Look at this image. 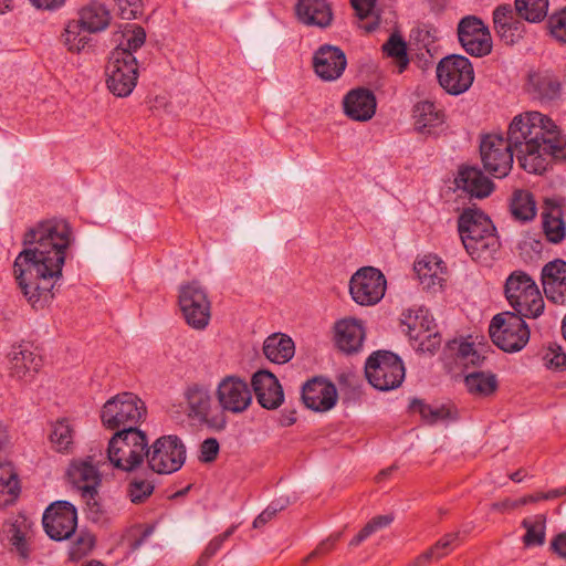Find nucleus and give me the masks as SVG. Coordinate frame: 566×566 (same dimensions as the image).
<instances>
[{"label": "nucleus", "mask_w": 566, "mask_h": 566, "mask_svg": "<svg viewBox=\"0 0 566 566\" xmlns=\"http://www.w3.org/2000/svg\"><path fill=\"white\" fill-rule=\"evenodd\" d=\"M410 36L417 43L418 49H424L426 53L429 55V59H426L422 65V67L427 69L432 63L431 59L433 55L431 53V46L436 40V29L428 25L418 27L411 31Z\"/></svg>", "instance_id": "49530a36"}, {"label": "nucleus", "mask_w": 566, "mask_h": 566, "mask_svg": "<svg viewBox=\"0 0 566 566\" xmlns=\"http://www.w3.org/2000/svg\"><path fill=\"white\" fill-rule=\"evenodd\" d=\"M528 92L541 102H552L560 96L562 83L549 71L535 72L528 75Z\"/></svg>", "instance_id": "7c9ffc66"}, {"label": "nucleus", "mask_w": 566, "mask_h": 566, "mask_svg": "<svg viewBox=\"0 0 566 566\" xmlns=\"http://www.w3.org/2000/svg\"><path fill=\"white\" fill-rule=\"evenodd\" d=\"M409 409L412 412H418L420 415L421 419L426 423H428L429 418L431 417V413H432L433 406L427 403L422 399L415 398L411 400V402L409 405Z\"/></svg>", "instance_id": "e2e57ef3"}, {"label": "nucleus", "mask_w": 566, "mask_h": 566, "mask_svg": "<svg viewBox=\"0 0 566 566\" xmlns=\"http://www.w3.org/2000/svg\"><path fill=\"white\" fill-rule=\"evenodd\" d=\"M401 324L407 326V334L410 340H417L421 335L437 328L433 317L423 307L403 312Z\"/></svg>", "instance_id": "473e14b6"}, {"label": "nucleus", "mask_w": 566, "mask_h": 566, "mask_svg": "<svg viewBox=\"0 0 566 566\" xmlns=\"http://www.w3.org/2000/svg\"><path fill=\"white\" fill-rule=\"evenodd\" d=\"M480 154L484 169L495 178L506 177L512 167L515 150L501 133H489L481 137Z\"/></svg>", "instance_id": "f8f14e48"}, {"label": "nucleus", "mask_w": 566, "mask_h": 566, "mask_svg": "<svg viewBox=\"0 0 566 566\" xmlns=\"http://www.w3.org/2000/svg\"><path fill=\"white\" fill-rule=\"evenodd\" d=\"M515 18V12L511 4H500L493 11V27L494 29H502L505 23Z\"/></svg>", "instance_id": "052dcab7"}, {"label": "nucleus", "mask_w": 566, "mask_h": 566, "mask_svg": "<svg viewBox=\"0 0 566 566\" xmlns=\"http://www.w3.org/2000/svg\"><path fill=\"white\" fill-rule=\"evenodd\" d=\"M521 525L526 530L523 536L525 546H542L545 543L546 515L537 514L532 518H524Z\"/></svg>", "instance_id": "ea45409f"}, {"label": "nucleus", "mask_w": 566, "mask_h": 566, "mask_svg": "<svg viewBox=\"0 0 566 566\" xmlns=\"http://www.w3.org/2000/svg\"><path fill=\"white\" fill-rule=\"evenodd\" d=\"M346 66V54L339 46L322 44L313 53V71L324 82L338 80L344 74Z\"/></svg>", "instance_id": "aec40b11"}, {"label": "nucleus", "mask_w": 566, "mask_h": 566, "mask_svg": "<svg viewBox=\"0 0 566 566\" xmlns=\"http://www.w3.org/2000/svg\"><path fill=\"white\" fill-rule=\"evenodd\" d=\"M365 374L374 388L388 391L402 384L405 366L398 355L388 350H377L367 358Z\"/></svg>", "instance_id": "6e6552de"}, {"label": "nucleus", "mask_w": 566, "mask_h": 566, "mask_svg": "<svg viewBox=\"0 0 566 566\" xmlns=\"http://www.w3.org/2000/svg\"><path fill=\"white\" fill-rule=\"evenodd\" d=\"M451 418V410L446 406L433 407L431 417L429 418L428 424H436L439 421H443Z\"/></svg>", "instance_id": "774afa93"}, {"label": "nucleus", "mask_w": 566, "mask_h": 566, "mask_svg": "<svg viewBox=\"0 0 566 566\" xmlns=\"http://www.w3.org/2000/svg\"><path fill=\"white\" fill-rule=\"evenodd\" d=\"M251 387L259 405L264 409H277L284 401L283 388L271 371L258 370L254 373Z\"/></svg>", "instance_id": "b1692460"}, {"label": "nucleus", "mask_w": 566, "mask_h": 566, "mask_svg": "<svg viewBox=\"0 0 566 566\" xmlns=\"http://www.w3.org/2000/svg\"><path fill=\"white\" fill-rule=\"evenodd\" d=\"M20 494V481L11 462L0 457V505L12 504Z\"/></svg>", "instance_id": "f704fd0d"}, {"label": "nucleus", "mask_w": 566, "mask_h": 566, "mask_svg": "<svg viewBox=\"0 0 566 566\" xmlns=\"http://www.w3.org/2000/svg\"><path fill=\"white\" fill-rule=\"evenodd\" d=\"M459 43L474 57H484L492 52V36L489 27L476 15L463 17L457 27Z\"/></svg>", "instance_id": "2eb2a0df"}, {"label": "nucleus", "mask_w": 566, "mask_h": 566, "mask_svg": "<svg viewBox=\"0 0 566 566\" xmlns=\"http://www.w3.org/2000/svg\"><path fill=\"white\" fill-rule=\"evenodd\" d=\"M83 32H86L84 25L78 20L70 21L66 24L64 36V43L67 46L69 51L75 46V42L81 36Z\"/></svg>", "instance_id": "bf43d9fd"}, {"label": "nucleus", "mask_w": 566, "mask_h": 566, "mask_svg": "<svg viewBox=\"0 0 566 566\" xmlns=\"http://www.w3.org/2000/svg\"><path fill=\"white\" fill-rule=\"evenodd\" d=\"M458 232L472 260L488 264L501 248L496 228L491 218L476 208H465L458 218Z\"/></svg>", "instance_id": "7ed1b4c3"}, {"label": "nucleus", "mask_w": 566, "mask_h": 566, "mask_svg": "<svg viewBox=\"0 0 566 566\" xmlns=\"http://www.w3.org/2000/svg\"><path fill=\"white\" fill-rule=\"evenodd\" d=\"M524 316L503 312L493 316L489 333L493 343L506 353H516L530 340V328Z\"/></svg>", "instance_id": "0eeeda50"}, {"label": "nucleus", "mask_w": 566, "mask_h": 566, "mask_svg": "<svg viewBox=\"0 0 566 566\" xmlns=\"http://www.w3.org/2000/svg\"><path fill=\"white\" fill-rule=\"evenodd\" d=\"M123 40L112 52H128L130 55L140 49L146 41V31L142 25L127 23L122 31Z\"/></svg>", "instance_id": "a19ab883"}, {"label": "nucleus", "mask_w": 566, "mask_h": 566, "mask_svg": "<svg viewBox=\"0 0 566 566\" xmlns=\"http://www.w3.org/2000/svg\"><path fill=\"white\" fill-rule=\"evenodd\" d=\"M149 453L147 434L142 430H119L108 441L106 459L122 471L139 468Z\"/></svg>", "instance_id": "20e7f679"}, {"label": "nucleus", "mask_w": 566, "mask_h": 566, "mask_svg": "<svg viewBox=\"0 0 566 566\" xmlns=\"http://www.w3.org/2000/svg\"><path fill=\"white\" fill-rule=\"evenodd\" d=\"M105 464L103 453L99 459L96 454H90L84 459L73 460L67 469L70 480L83 492V496L94 499L97 495V488L102 482L99 465Z\"/></svg>", "instance_id": "a211bd4d"}, {"label": "nucleus", "mask_w": 566, "mask_h": 566, "mask_svg": "<svg viewBox=\"0 0 566 566\" xmlns=\"http://www.w3.org/2000/svg\"><path fill=\"white\" fill-rule=\"evenodd\" d=\"M382 52L396 60L398 73H402L409 65L407 43L399 34H391L382 45Z\"/></svg>", "instance_id": "37998d69"}, {"label": "nucleus", "mask_w": 566, "mask_h": 566, "mask_svg": "<svg viewBox=\"0 0 566 566\" xmlns=\"http://www.w3.org/2000/svg\"><path fill=\"white\" fill-rule=\"evenodd\" d=\"M147 415L145 402L135 394L125 391L109 398L102 407V424L115 432L139 430Z\"/></svg>", "instance_id": "39448f33"}, {"label": "nucleus", "mask_w": 566, "mask_h": 566, "mask_svg": "<svg viewBox=\"0 0 566 566\" xmlns=\"http://www.w3.org/2000/svg\"><path fill=\"white\" fill-rule=\"evenodd\" d=\"M415 129L423 135H438L446 123L444 109L436 102H418L412 109Z\"/></svg>", "instance_id": "393cba45"}, {"label": "nucleus", "mask_w": 566, "mask_h": 566, "mask_svg": "<svg viewBox=\"0 0 566 566\" xmlns=\"http://www.w3.org/2000/svg\"><path fill=\"white\" fill-rule=\"evenodd\" d=\"M301 397L305 407L316 412L331 410L338 398L336 386L323 377L307 380L302 386Z\"/></svg>", "instance_id": "412c9836"}, {"label": "nucleus", "mask_w": 566, "mask_h": 566, "mask_svg": "<svg viewBox=\"0 0 566 566\" xmlns=\"http://www.w3.org/2000/svg\"><path fill=\"white\" fill-rule=\"evenodd\" d=\"M146 459L153 472L170 474L178 471L185 463L186 448L177 436H164L149 447Z\"/></svg>", "instance_id": "ddd939ff"}, {"label": "nucleus", "mask_w": 566, "mask_h": 566, "mask_svg": "<svg viewBox=\"0 0 566 566\" xmlns=\"http://www.w3.org/2000/svg\"><path fill=\"white\" fill-rule=\"evenodd\" d=\"M78 21L87 33H95L108 27L111 13L104 4L93 2L81 9Z\"/></svg>", "instance_id": "c9c22d12"}, {"label": "nucleus", "mask_w": 566, "mask_h": 566, "mask_svg": "<svg viewBox=\"0 0 566 566\" xmlns=\"http://www.w3.org/2000/svg\"><path fill=\"white\" fill-rule=\"evenodd\" d=\"M178 304L186 323L197 331L205 329L211 318V302L199 282L192 281L179 289Z\"/></svg>", "instance_id": "9d476101"}, {"label": "nucleus", "mask_w": 566, "mask_h": 566, "mask_svg": "<svg viewBox=\"0 0 566 566\" xmlns=\"http://www.w3.org/2000/svg\"><path fill=\"white\" fill-rule=\"evenodd\" d=\"M464 384L469 392L481 397H488L497 389V379L494 374L474 371L465 376Z\"/></svg>", "instance_id": "58836bf2"}, {"label": "nucleus", "mask_w": 566, "mask_h": 566, "mask_svg": "<svg viewBox=\"0 0 566 566\" xmlns=\"http://www.w3.org/2000/svg\"><path fill=\"white\" fill-rule=\"evenodd\" d=\"M542 230L547 242L559 244L566 238V223L563 219L562 209L552 203L551 200L545 201L542 211Z\"/></svg>", "instance_id": "2f4dec72"}, {"label": "nucleus", "mask_w": 566, "mask_h": 566, "mask_svg": "<svg viewBox=\"0 0 566 566\" xmlns=\"http://www.w3.org/2000/svg\"><path fill=\"white\" fill-rule=\"evenodd\" d=\"M551 549L560 558L566 559V532L559 533L551 541Z\"/></svg>", "instance_id": "338daca9"}, {"label": "nucleus", "mask_w": 566, "mask_h": 566, "mask_svg": "<svg viewBox=\"0 0 566 566\" xmlns=\"http://www.w3.org/2000/svg\"><path fill=\"white\" fill-rule=\"evenodd\" d=\"M73 241L72 227L65 219L40 221L24 233V249L14 260L13 274L33 310H43L54 298Z\"/></svg>", "instance_id": "f257e3e1"}, {"label": "nucleus", "mask_w": 566, "mask_h": 566, "mask_svg": "<svg viewBox=\"0 0 566 566\" xmlns=\"http://www.w3.org/2000/svg\"><path fill=\"white\" fill-rule=\"evenodd\" d=\"M436 72L440 86L450 95L463 94L474 81V69L471 61L460 54L442 57Z\"/></svg>", "instance_id": "1a4fd4ad"}, {"label": "nucleus", "mask_w": 566, "mask_h": 566, "mask_svg": "<svg viewBox=\"0 0 566 566\" xmlns=\"http://www.w3.org/2000/svg\"><path fill=\"white\" fill-rule=\"evenodd\" d=\"M505 139L515 150L520 167L528 174L542 175L553 163L566 161V137L539 112L516 115Z\"/></svg>", "instance_id": "f03ea898"}, {"label": "nucleus", "mask_w": 566, "mask_h": 566, "mask_svg": "<svg viewBox=\"0 0 566 566\" xmlns=\"http://www.w3.org/2000/svg\"><path fill=\"white\" fill-rule=\"evenodd\" d=\"M290 501L287 497L277 499L272 501L268 507L262 511L253 521V527L259 528L264 526L268 522H270L279 512L283 511L287 507Z\"/></svg>", "instance_id": "864d4df0"}, {"label": "nucleus", "mask_w": 566, "mask_h": 566, "mask_svg": "<svg viewBox=\"0 0 566 566\" xmlns=\"http://www.w3.org/2000/svg\"><path fill=\"white\" fill-rule=\"evenodd\" d=\"M387 287L382 272L374 266H363L350 277L349 293L352 298L361 306H373L379 303Z\"/></svg>", "instance_id": "4468645a"}, {"label": "nucleus", "mask_w": 566, "mask_h": 566, "mask_svg": "<svg viewBox=\"0 0 566 566\" xmlns=\"http://www.w3.org/2000/svg\"><path fill=\"white\" fill-rule=\"evenodd\" d=\"M548 6V0H515L516 14L533 23L546 18Z\"/></svg>", "instance_id": "79ce46f5"}, {"label": "nucleus", "mask_w": 566, "mask_h": 566, "mask_svg": "<svg viewBox=\"0 0 566 566\" xmlns=\"http://www.w3.org/2000/svg\"><path fill=\"white\" fill-rule=\"evenodd\" d=\"M505 297L513 313L526 318H537L545 308L543 296L535 281L523 271L513 272L504 285Z\"/></svg>", "instance_id": "423d86ee"}, {"label": "nucleus", "mask_w": 566, "mask_h": 566, "mask_svg": "<svg viewBox=\"0 0 566 566\" xmlns=\"http://www.w3.org/2000/svg\"><path fill=\"white\" fill-rule=\"evenodd\" d=\"M118 14L124 20L136 19L142 14V0H117Z\"/></svg>", "instance_id": "13d9d810"}, {"label": "nucleus", "mask_w": 566, "mask_h": 566, "mask_svg": "<svg viewBox=\"0 0 566 566\" xmlns=\"http://www.w3.org/2000/svg\"><path fill=\"white\" fill-rule=\"evenodd\" d=\"M42 522L50 538L54 541L67 539L76 530L77 511L67 501H56L44 511Z\"/></svg>", "instance_id": "dca6fc26"}, {"label": "nucleus", "mask_w": 566, "mask_h": 566, "mask_svg": "<svg viewBox=\"0 0 566 566\" xmlns=\"http://www.w3.org/2000/svg\"><path fill=\"white\" fill-rule=\"evenodd\" d=\"M219 442L216 438L206 439L200 446V461L212 462L217 459L219 453Z\"/></svg>", "instance_id": "680f3d73"}, {"label": "nucleus", "mask_w": 566, "mask_h": 566, "mask_svg": "<svg viewBox=\"0 0 566 566\" xmlns=\"http://www.w3.org/2000/svg\"><path fill=\"white\" fill-rule=\"evenodd\" d=\"M74 439V429L69 420L63 418L52 423L49 440L52 448L60 453L72 451Z\"/></svg>", "instance_id": "4c0bfd02"}, {"label": "nucleus", "mask_w": 566, "mask_h": 566, "mask_svg": "<svg viewBox=\"0 0 566 566\" xmlns=\"http://www.w3.org/2000/svg\"><path fill=\"white\" fill-rule=\"evenodd\" d=\"M460 533H447L444 534L434 545L429 549L432 551L436 559H439L450 554L454 547L459 544Z\"/></svg>", "instance_id": "5fc2aeb1"}, {"label": "nucleus", "mask_w": 566, "mask_h": 566, "mask_svg": "<svg viewBox=\"0 0 566 566\" xmlns=\"http://www.w3.org/2000/svg\"><path fill=\"white\" fill-rule=\"evenodd\" d=\"M377 0H350V4L359 19H366L374 10Z\"/></svg>", "instance_id": "0e129e2a"}, {"label": "nucleus", "mask_w": 566, "mask_h": 566, "mask_svg": "<svg viewBox=\"0 0 566 566\" xmlns=\"http://www.w3.org/2000/svg\"><path fill=\"white\" fill-rule=\"evenodd\" d=\"M234 527H230L222 534L214 536L205 547L200 554L195 566H208L210 560L218 554L223 546V543L233 534Z\"/></svg>", "instance_id": "de8ad7c7"}, {"label": "nucleus", "mask_w": 566, "mask_h": 566, "mask_svg": "<svg viewBox=\"0 0 566 566\" xmlns=\"http://www.w3.org/2000/svg\"><path fill=\"white\" fill-rule=\"evenodd\" d=\"M295 14L303 24L321 29L328 28L334 19L332 4L327 0H298Z\"/></svg>", "instance_id": "c85d7f7f"}, {"label": "nucleus", "mask_w": 566, "mask_h": 566, "mask_svg": "<svg viewBox=\"0 0 566 566\" xmlns=\"http://www.w3.org/2000/svg\"><path fill=\"white\" fill-rule=\"evenodd\" d=\"M394 521L392 515H377L374 516L367 524L364 526L369 535L374 534L378 530H381L388 526Z\"/></svg>", "instance_id": "69168bd1"}, {"label": "nucleus", "mask_w": 566, "mask_h": 566, "mask_svg": "<svg viewBox=\"0 0 566 566\" xmlns=\"http://www.w3.org/2000/svg\"><path fill=\"white\" fill-rule=\"evenodd\" d=\"M8 360L10 377L23 382H31L42 367V357L34 354L27 344L13 345Z\"/></svg>", "instance_id": "5701e85b"}, {"label": "nucleus", "mask_w": 566, "mask_h": 566, "mask_svg": "<svg viewBox=\"0 0 566 566\" xmlns=\"http://www.w3.org/2000/svg\"><path fill=\"white\" fill-rule=\"evenodd\" d=\"M454 185L469 198L484 199L495 189L494 182L476 166L461 165L458 168Z\"/></svg>", "instance_id": "4be33fe9"}, {"label": "nucleus", "mask_w": 566, "mask_h": 566, "mask_svg": "<svg viewBox=\"0 0 566 566\" xmlns=\"http://www.w3.org/2000/svg\"><path fill=\"white\" fill-rule=\"evenodd\" d=\"M263 353L272 363L285 364L294 356L295 345L285 334H272L264 340Z\"/></svg>", "instance_id": "72a5a7b5"}, {"label": "nucleus", "mask_w": 566, "mask_h": 566, "mask_svg": "<svg viewBox=\"0 0 566 566\" xmlns=\"http://www.w3.org/2000/svg\"><path fill=\"white\" fill-rule=\"evenodd\" d=\"M543 363L548 369L565 370L566 353L560 345L551 343L543 355Z\"/></svg>", "instance_id": "8fccbe9b"}, {"label": "nucleus", "mask_w": 566, "mask_h": 566, "mask_svg": "<svg viewBox=\"0 0 566 566\" xmlns=\"http://www.w3.org/2000/svg\"><path fill=\"white\" fill-rule=\"evenodd\" d=\"M548 28L556 41L566 43V7L549 17Z\"/></svg>", "instance_id": "6e6d98bb"}, {"label": "nucleus", "mask_w": 566, "mask_h": 566, "mask_svg": "<svg viewBox=\"0 0 566 566\" xmlns=\"http://www.w3.org/2000/svg\"><path fill=\"white\" fill-rule=\"evenodd\" d=\"M442 338L440 333L436 329L423 334L417 340H410L411 346L421 353L434 354L441 345Z\"/></svg>", "instance_id": "603ef678"}, {"label": "nucleus", "mask_w": 566, "mask_h": 566, "mask_svg": "<svg viewBox=\"0 0 566 566\" xmlns=\"http://www.w3.org/2000/svg\"><path fill=\"white\" fill-rule=\"evenodd\" d=\"M340 538V533L332 534L326 539L322 541L314 551H312L304 559L303 565L307 563L324 557L329 554L336 546L337 542Z\"/></svg>", "instance_id": "4d7b16f0"}, {"label": "nucleus", "mask_w": 566, "mask_h": 566, "mask_svg": "<svg viewBox=\"0 0 566 566\" xmlns=\"http://www.w3.org/2000/svg\"><path fill=\"white\" fill-rule=\"evenodd\" d=\"M217 399L223 411L241 413L252 402V391L239 376H226L218 385Z\"/></svg>", "instance_id": "6ab92c4d"}, {"label": "nucleus", "mask_w": 566, "mask_h": 566, "mask_svg": "<svg viewBox=\"0 0 566 566\" xmlns=\"http://www.w3.org/2000/svg\"><path fill=\"white\" fill-rule=\"evenodd\" d=\"M363 326L354 318L342 319L335 325V342L337 347L346 353H357L364 342Z\"/></svg>", "instance_id": "c756f323"}, {"label": "nucleus", "mask_w": 566, "mask_h": 566, "mask_svg": "<svg viewBox=\"0 0 566 566\" xmlns=\"http://www.w3.org/2000/svg\"><path fill=\"white\" fill-rule=\"evenodd\" d=\"M413 270L423 290L436 292L442 289L447 281V266L436 254H427L418 259Z\"/></svg>", "instance_id": "cd10ccee"}, {"label": "nucleus", "mask_w": 566, "mask_h": 566, "mask_svg": "<svg viewBox=\"0 0 566 566\" xmlns=\"http://www.w3.org/2000/svg\"><path fill=\"white\" fill-rule=\"evenodd\" d=\"M95 545V537L90 533H81L76 541L71 545L69 556L73 562H77L88 555Z\"/></svg>", "instance_id": "3c124183"}, {"label": "nucleus", "mask_w": 566, "mask_h": 566, "mask_svg": "<svg viewBox=\"0 0 566 566\" xmlns=\"http://www.w3.org/2000/svg\"><path fill=\"white\" fill-rule=\"evenodd\" d=\"M542 284L548 300L556 304L566 303V262L556 259L544 265Z\"/></svg>", "instance_id": "bb28decb"}, {"label": "nucleus", "mask_w": 566, "mask_h": 566, "mask_svg": "<svg viewBox=\"0 0 566 566\" xmlns=\"http://www.w3.org/2000/svg\"><path fill=\"white\" fill-rule=\"evenodd\" d=\"M154 481L147 476L135 475L127 484V496L134 504H142L154 493Z\"/></svg>", "instance_id": "c03bdc74"}, {"label": "nucleus", "mask_w": 566, "mask_h": 566, "mask_svg": "<svg viewBox=\"0 0 566 566\" xmlns=\"http://www.w3.org/2000/svg\"><path fill=\"white\" fill-rule=\"evenodd\" d=\"M494 31L502 42L507 45H513L523 38L525 25L520 19L515 17L511 20V23L507 22L505 25H503L502 29H494Z\"/></svg>", "instance_id": "09e8293b"}, {"label": "nucleus", "mask_w": 566, "mask_h": 566, "mask_svg": "<svg viewBox=\"0 0 566 566\" xmlns=\"http://www.w3.org/2000/svg\"><path fill=\"white\" fill-rule=\"evenodd\" d=\"M376 96L366 87L350 90L343 98L345 115L356 122L370 119L376 112Z\"/></svg>", "instance_id": "a878e982"}, {"label": "nucleus", "mask_w": 566, "mask_h": 566, "mask_svg": "<svg viewBox=\"0 0 566 566\" xmlns=\"http://www.w3.org/2000/svg\"><path fill=\"white\" fill-rule=\"evenodd\" d=\"M189 418L206 423L217 430L226 428L227 421L223 413L209 417L212 398L208 386L202 384L189 385L184 394Z\"/></svg>", "instance_id": "f3484780"}, {"label": "nucleus", "mask_w": 566, "mask_h": 566, "mask_svg": "<svg viewBox=\"0 0 566 566\" xmlns=\"http://www.w3.org/2000/svg\"><path fill=\"white\" fill-rule=\"evenodd\" d=\"M138 80V62L125 51L112 52L106 65V85L117 97L132 94Z\"/></svg>", "instance_id": "9b49d317"}, {"label": "nucleus", "mask_w": 566, "mask_h": 566, "mask_svg": "<svg viewBox=\"0 0 566 566\" xmlns=\"http://www.w3.org/2000/svg\"><path fill=\"white\" fill-rule=\"evenodd\" d=\"M3 534L6 535L12 548H14L21 557H29L30 549L27 541V531L22 523H18V521L10 523L4 527Z\"/></svg>", "instance_id": "a18cd8bd"}, {"label": "nucleus", "mask_w": 566, "mask_h": 566, "mask_svg": "<svg viewBox=\"0 0 566 566\" xmlns=\"http://www.w3.org/2000/svg\"><path fill=\"white\" fill-rule=\"evenodd\" d=\"M510 211L520 222L533 220L537 211L534 195L525 189L515 190L510 200Z\"/></svg>", "instance_id": "e433bc0d"}]
</instances>
